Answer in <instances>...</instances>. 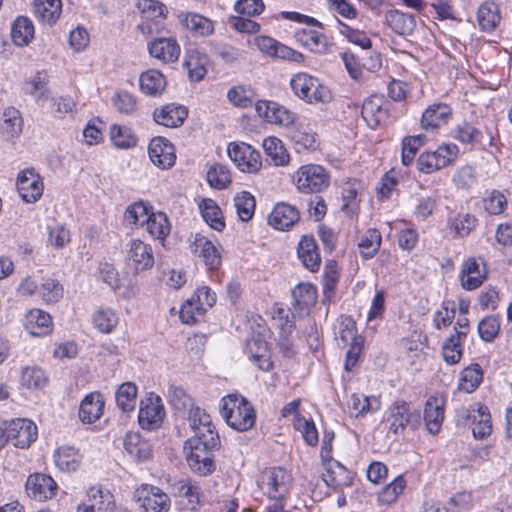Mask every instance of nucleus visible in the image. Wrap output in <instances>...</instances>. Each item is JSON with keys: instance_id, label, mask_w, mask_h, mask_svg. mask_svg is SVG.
I'll list each match as a JSON object with an SVG mask.
<instances>
[{"instance_id": "obj_1", "label": "nucleus", "mask_w": 512, "mask_h": 512, "mask_svg": "<svg viewBox=\"0 0 512 512\" xmlns=\"http://www.w3.org/2000/svg\"><path fill=\"white\" fill-rule=\"evenodd\" d=\"M220 446L218 433H200L189 438L184 445L190 469L200 475L211 474L215 469L213 452Z\"/></svg>"}, {"instance_id": "obj_2", "label": "nucleus", "mask_w": 512, "mask_h": 512, "mask_svg": "<svg viewBox=\"0 0 512 512\" xmlns=\"http://www.w3.org/2000/svg\"><path fill=\"white\" fill-rule=\"evenodd\" d=\"M221 416L226 423L237 431H248L256 421L253 406L239 394H229L222 398Z\"/></svg>"}, {"instance_id": "obj_3", "label": "nucleus", "mask_w": 512, "mask_h": 512, "mask_svg": "<svg viewBox=\"0 0 512 512\" xmlns=\"http://www.w3.org/2000/svg\"><path fill=\"white\" fill-rule=\"evenodd\" d=\"M294 95L309 104H328L333 96L330 89L308 73H297L290 79Z\"/></svg>"}, {"instance_id": "obj_4", "label": "nucleus", "mask_w": 512, "mask_h": 512, "mask_svg": "<svg viewBox=\"0 0 512 512\" xmlns=\"http://www.w3.org/2000/svg\"><path fill=\"white\" fill-rule=\"evenodd\" d=\"M292 477L281 467H270L263 470L257 478L259 491L274 502L284 503L287 498Z\"/></svg>"}, {"instance_id": "obj_5", "label": "nucleus", "mask_w": 512, "mask_h": 512, "mask_svg": "<svg viewBox=\"0 0 512 512\" xmlns=\"http://www.w3.org/2000/svg\"><path fill=\"white\" fill-rule=\"evenodd\" d=\"M384 423L387 426L388 435L395 437L402 435L406 428L415 430L420 423V413L412 409L404 400L394 401L388 408Z\"/></svg>"}, {"instance_id": "obj_6", "label": "nucleus", "mask_w": 512, "mask_h": 512, "mask_svg": "<svg viewBox=\"0 0 512 512\" xmlns=\"http://www.w3.org/2000/svg\"><path fill=\"white\" fill-rule=\"evenodd\" d=\"M292 183L302 194H314L325 191L330 185L328 171L318 164L300 166L291 177Z\"/></svg>"}, {"instance_id": "obj_7", "label": "nucleus", "mask_w": 512, "mask_h": 512, "mask_svg": "<svg viewBox=\"0 0 512 512\" xmlns=\"http://www.w3.org/2000/svg\"><path fill=\"white\" fill-rule=\"evenodd\" d=\"M136 7L141 14L137 25L141 34L146 38L160 34L168 14L166 5L158 0H138Z\"/></svg>"}, {"instance_id": "obj_8", "label": "nucleus", "mask_w": 512, "mask_h": 512, "mask_svg": "<svg viewBox=\"0 0 512 512\" xmlns=\"http://www.w3.org/2000/svg\"><path fill=\"white\" fill-rule=\"evenodd\" d=\"M458 153L456 144H441L435 150L422 152L417 159V168L420 172L431 174L453 163Z\"/></svg>"}, {"instance_id": "obj_9", "label": "nucleus", "mask_w": 512, "mask_h": 512, "mask_svg": "<svg viewBox=\"0 0 512 512\" xmlns=\"http://www.w3.org/2000/svg\"><path fill=\"white\" fill-rule=\"evenodd\" d=\"M135 497L145 512H168L171 499L157 486L143 484L137 488Z\"/></svg>"}, {"instance_id": "obj_10", "label": "nucleus", "mask_w": 512, "mask_h": 512, "mask_svg": "<svg viewBox=\"0 0 512 512\" xmlns=\"http://www.w3.org/2000/svg\"><path fill=\"white\" fill-rule=\"evenodd\" d=\"M164 416V406L158 395L150 393L144 400H141L138 422L143 429L155 430L159 428L163 422Z\"/></svg>"}, {"instance_id": "obj_11", "label": "nucleus", "mask_w": 512, "mask_h": 512, "mask_svg": "<svg viewBox=\"0 0 512 512\" xmlns=\"http://www.w3.org/2000/svg\"><path fill=\"white\" fill-rule=\"evenodd\" d=\"M227 153L242 172L254 173L262 166L260 153L246 143H230Z\"/></svg>"}, {"instance_id": "obj_12", "label": "nucleus", "mask_w": 512, "mask_h": 512, "mask_svg": "<svg viewBox=\"0 0 512 512\" xmlns=\"http://www.w3.org/2000/svg\"><path fill=\"white\" fill-rule=\"evenodd\" d=\"M17 189L23 201L35 203L43 194L44 182L35 169H25L18 174Z\"/></svg>"}, {"instance_id": "obj_13", "label": "nucleus", "mask_w": 512, "mask_h": 512, "mask_svg": "<svg viewBox=\"0 0 512 512\" xmlns=\"http://www.w3.org/2000/svg\"><path fill=\"white\" fill-rule=\"evenodd\" d=\"M7 437L15 447L28 448L37 438V427L28 419H15L7 422Z\"/></svg>"}, {"instance_id": "obj_14", "label": "nucleus", "mask_w": 512, "mask_h": 512, "mask_svg": "<svg viewBox=\"0 0 512 512\" xmlns=\"http://www.w3.org/2000/svg\"><path fill=\"white\" fill-rule=\"evenodd\" d=\"M255 109L260 117L271 124L288 127L295 120L293 112L274 101L259 100L255 105Z\"/></svg>"}, {"instance_id": "obj_15", "label": "nucleus", "mask_w": 512, "mask_h": 512, "mask_svg": "<svg viewBox=\"0 0 512 512\" xmlns=\"http://www.w3.org/2000/svg\"><path fill=\"white\" fill-rule=\"evenodd\" d=\"M27 495L36 501H46L56 495L57 483L43 473L31 474L25 484Z\"/></svg>"}, {"instance_id": "obj_16", "label": "nucleus", "mask_w": 512, "mask_h": 512, "mask_svg": "<svg viewBox=\"0 0 512 512\" xmlns=\"http://www.w3.org/2000/svg\"><path fill=\"white\" fill-rule=\"evenodd\" d=\"M148 52L162 63L171 64L179 59L181 48L173 37H156L148 43Z\"/></svg>"}, {"instance_id": "obj_17", "label": "nucleus", "mask_w": 512, "mask_h": 512, "mask_svg": "<svg viewBox=\"0 0 512 512\" xmlns=\"http://www.w3.org/2000/svg\"><path fill=\"white\" fill-rule=\"evenodd\" d=\"M115 507L114 496L108 490L91 487L86 500L77 506V512H109Z\"/></svg>"}, {"instance_id": "obj_18", "label": "nucleus", "mask_w": 512, "mask_h": 512, "mask_svg": "<svg viewBox=\"0 0 512 512\" xmlns=\"http://www.w3.org/2000/svg\"><path fill=\"white\" fill-rule=\"evenodd\" d=\"M487 278V269L481 259L471 257L462 264L461 285L465 290H475L482 285Z\"/></svg>"}, {"instance_id": "obj_19", "label": "nucleus", "mask_w": 512, "mask_h": 512, "mask_svg": "<svg viewBox=\"0 0 512 512\" xmlns=\"http://www.w3.org/2000/svg\"><path fill=\"white\" fill-rule=\"evenodd\" d=\"M452 116V109L445 103H433L422 113L420 125L428 132H434L448 123Z\"/></svg>"}, {"instance_id": "obj_20", "label": "nucleus", "mask_w": 512, "mask_h": 512, "mask_svg": "<svg viewBox=\"0 0 512 512\" xmlns=\"http://www.w3.org/2000/svg\"><path fill=\"white\" fill-rule=\"evenodd\" d=\"M191 248L193 254L200 258L209 270H216L221 265L220 251L207 237L196 234Z\"/></svg>"}, {"instance_id": "obj_21", "label": "nucleus", "mask_w": 512, "mask_h": 512, "mask_svg": "<svg viewBox=\"0 0 512 512\" xmlns=\"http://www.w3.org/2000/svg\"><path fill=\"white\" fill-rule=\"evenodd\" d=\"M361 115L370 128L376 129L388 117L386 100L382 96L372 95L364 101Z\"/></svg>"}, {"instance_id": "obj_22", "label": "nucleus", "mask_w": 512, "mask_h": 512, "mask_svg": "<svg viewBox=\"0 0 512 512\" xmlns=\"http://www.w3.org/2000/svg\"><path fill=\"white\" fill-rule=\"evenodd\" d=\"M300 219L298 209L288 203H277L268 217V223L276 230L286 231Z\"/></svg>"}, {"instance_id": "obj_23", "label": "nucleus", "mask_w": 512, "mask_h": 512, "mask_svg": "<svg viewBox=\"0 0 512 512\" xmlns=\"http://www.w3.org/2000/svg\"><path fill=\"white\" fill-rule=\"evenodd\" d=\"M127 256L129 264L132 265L135 271L150 269L154 264L151 246L139 239L130 241Z\"/></svg>"}, {"instance_id": "obj_24", "label": "nucleus", "mask_w": 512, "mask_h": 512, "mask_svg": "<svg viewBox=\"0 0 512 512\" xmlns=\"http://www.w3.org/2000/svg\"><path fill=\"white\" fill-rule=\"evenodd\" d=\"M148 153L151 161L162 169L170 168L175 163L174 147L163 137H156L150 141Z\"/></svg>"}, {"instance_id": "obj_25", "label": "nucleus", "mask_w": 512, "mask_h": 512, "mask_svg": "<svg viewBox=\"0 0 512 512\" xmlns=\"http://www.w3.org/2000/svg\"><path fill=\"white\" fill-rule=\"evenodd\" d=\"M445 398L440 394L430 396L424 408V420L431 434L439 432L444 420Z\"/></svg>"}, {"instance_id": "obj_26", "label": "nucleus", "mask_w": 512, "mask_h": 512, "mask_svg": "<svg viewBox=\"0 0 512 512\" xmlns=\"http://www.w3.org/2000/svg\"><path fill=\"white\" fill-rule=\"evenodd\" d=\"M324 467L325 472L322 474V478L327 486L338 489L351 484L352 473L338 461L333 459L325 461Z\"/></svg>"}, {"instance_id": "obj_27", "label": "nucleus", "mask_w": 512, "mask_h": 512, "mask_svg": "<svg viewBox=\"0 0 512 512\" xmlns=\"http://www.w3.org/2000/svg\"><path fill=\"white\" fill-rule=\"evenodd\" d=\"M187 115L186 107L172 103L156 109L153 118L157 124L174 128L181 126Z\"/></svg>"}, {"instance_id": "obj_28", "label": "nucleus", "mask_w": 512, "mask_h": 512, "mask_svg": "<svg viewBox=\"0 0 512 512\" xmlns=\"http://www.w3.org/2000/svg\"><path fill=\"white\" fill-rule=\"evenodd\" d=\"M104 404V398L99 392L87 394L80 404L79 419L87 424L96 422L103 415Z\"/></svg>"}, {"instance_id": "obj_29", "label": "nucleus", "mask_w": 512, "mask_h": 512, "mask_svg": "<svg viewBox=\"0 0 512 512\" xmlns=\"http://www.w3.org/2000/svg\"><path fill=\"white\" fill-rule=\"evenodd\" d=\"M23 118L18 109L7 107L2 112L0 134L5 140L18 138L23 130Z\"/></svg>"}, {"instance_id": "obj_30", "label": "nucleus", "mask_w": 512, "mask_h": 512, "mask_svg": "<svg viewBox=\"0 0 512 512\" xmlns=\"http://www.w3.org/2000/svg\"><path fill=\"white\" fill-rule=\"evenodd\" d=\"M292 305L299 315H305L316 304L317 289L310 283H301L292 291Z\"/></svg>"}, {"instance_id": "obj_31", "label": "nucleus", "mask_w": 512, "mask_h": 512, "mask_svg": "<svg viewBox=\"0 0 512 512\" xmlns=\"http://www.w3.org/2000/svg\"><path fill=\"white\" fill-rule=\"evenodd\" d=\"M24 326L32 336H46L52 331V318L41 309H31L25 316Z\"/></svg>"}, {"instance_id": "obj_32", "label": "nucleus", "mask_w": 512, "mask_h": 512, "mask_svg": "<svg viewBox=\"0 0 512 512\" xmlns=\"http://www.w3.org/2000/svg\"><path fill=\"white\" fill-rule=\"evenodd\" d=\"M385 21L396 34L401 36L412 35L417 25L413 14L404 13L398 9L386 12Z\"/></svg>"}, {"instance_id": "obj_33", "label": "nucleus", "mask_w": 512, "mask_h": 512, "mask_svg": "<svg viewBox=\"0 0 512 512\" xmlns=\"http://www.w3.org/2000/svg\"><path fill=\"white\" fill-rule=\"evenodd\" d=\"M139 86L142 93L148 96H160L166 89V77L157 69H148L141 73Z\"/></svg>"}, {"instance_id": "obj_34", "label": "nucleus", "mask_w": 512, "mask_h": 512, "mask_svg": "<svg viewBox=\"0 0 512 512\" xmlns=\"http://www.w3.org/2000/svg\"><path fill=\"white\" fill-rule=\"evenodd\" d=\"M123 447L130 457L135 461H145L151 456V446L137 432L126 433L123 439Z\"/></svg>"}, {"instance_id": "obj_35", "label": "nucleus", "mask_w": 512, "mask_h": 512, "mask_svg": "<svg viewBox=\"0 0 512 512\" xmlns=\"http://www.w3.org/2000/svg\"><path fill=\"white\" fill-rule=\"evenodd\" d=\"M297 255L302 264L311 272L319 269L321 259L313 237L303 236L301 238L297 247Z\"/></svg>"}, {"instance_id": "obj_36", "label": "nucleus", "mask_w": 512, "mask_h": 512, "mask_svg": "<svg viewBox=\"0 0 512 512\" xmlns=\"http://www.w3.org/2000/svg\"><path fill=\"white\" fill-rule=\"evenodd\" d=\"M478 219L471 213H458L448 217L447 227L454 238H465L476 229Z\"/></svg>"}, {"instance_id": "obj_37", "label": "nucleus", "mask_w": 512, "mask_h": 512, "mask_svg": "<svg viewBox=\"0 0 512 512\" xmlns=\"http://www.w3.org/2000/svg\"><path fill=\"white\" fill-rule=\"evenodd\" d=\"M296 38L298 42L313 53L324 54L328 51V38L319 31L302 29L296 33Z\"/></svg>"}, {"instance_id": "obj_38", "label": "nucleus", "mask_w": 512, "mask_h": 512, "mask_svg": "<svg viewBox=\"0 0 512 512\" xmlns=\"http://www.w3.org/2000/svg\"><path fill=\"white\" fill-rule=\"evenodd\" d=\"M247 355L260 370L268 371L272 367L268 345L260 338H252L247 342Z\"/></svg>"}, {"instance_id": "obj_39", "label": "nucleus", "mask_w": 512, "mask_h": 512, "mask_svg": "<svg viewBox=\"0 0 512 512\" xmlns=\"http://www.w3.org/2000/svg\"><path fill=\"white\" fill-rule=\"evenodd\" d=\"M380 400L363 394H352L348 400V410L351 416L358 418L379 410Z\"/></svg>"}, {"instance_id": "obj_40", "label": "nucleus", "mask_w": 512, "mask_h": 512, "mask_svg": "<svg viewBox=\"0 0 512 512\" xmlns=\"http://www.w3.org/2000/svg\"><path fill=\"white\" fill-rule=\"evenodd\" d=\"M61 11V0H34V15L43 23L49 25L55 23L60 17Z\"/></svg>"}, {"instance_id": "obj_41", "label": "nucleus", "mask_w": 512, "mask_h": 512, "mask_svg": "<svg viewBox=\"0 0 512 512\" xmlns=\"http://www.w3.org/2000/svg\"><path fill=\"white\" fill-rule=\"evenodd\" d=\"M207 56L197 50H189L184 59V67L191 81H201L206 73Z\"/></svg>"}, {"instance_id": "obj_42", "label": "nucleus", "mask_w": 512, "mask_h": 512, "mask_svg": "<svg viewBox=\"0 0 512 512\" xmlns=\"http://www.w3.org/2000/svg\"><path fill=\"white\" fill-rule=\"evenodd\" d=\"M179 19L183 26L200 36H208L214 31L213 22L197 13H182Z\"/></svg>"}, {"instance_id": "obj_43", "label": "nucleus", "mask_w": 512, "mask_h": 512, "mask_svg": "<svg viewBox=\"0 0 512 512\" xmlns=\"http://www.w3.org/2000/svg\"><path fill=\"white\" fill-rule=\"evenodd\" d=\"M477 20L483 31H493L500 22L498 6L493 1L482 3L477 12Z\"/></svg>"}, {"instance_id": "obj_44", "label": "nucleus", "mask_w": 512, "mask_h": 512, "mask_svg": "<svg viewBox=\"0 0 512 512\" xmlns=\"http://www.w3.org/2000/svg\"><path fill=\"white\" fill-rule=\"evenodd\" d=\"M146 229L153 238L163 243L165 238L170 234L171 224L165 213L160 211L151 212L146 222Z\"/></svg>"}, {"instance_id": "obj_45", "label": "nucleus", "mask_w": 512, "mask_h": 512, "mask_svg": "<svg viewBox=\"0 0 512 512\" xmlns=\"http://www.w3.org/2000/svg\"><path fill=\"white\" fill-rule=\"evenodd\" d=\"M199 209L204 221L214 230L222 231L225 227L222 212L217 203L212 199H203Z\"/></svg>"}, {"instance_id": "obj_46", "label": "nucleus", "mask_w": 512, "mask_h": 512, "mask_svg": "<svg viewBox=\"0 0 512 512\" xmlns=\"http://www.w3.org/2000/svg\"><path fill=\"white\" fill-rule=\"evenodd\" d=\"M11 37L17 46H26L34 37V25L24 16L18 17L11 28Z\"/></svg>"}, {"instance_id": "obj_47", "label": "nucleus", "mask_w": 512, "mask_h": 512, "mask_svg": "<svg viewBox=\"0 0 512 512\" xmlns=\"http://www.w3.org/2000/svg\"><path fill=\"white\" fill-rule=\"evenodd\" d=\"M81 456L73 447L62 446L54 453V461L56 466L65 472L75 471L80 463Z\"/></svg>"}, {"instance_id": "obj_48", "label": "nucleus", "mask_w": 512, "mask_h": 512, "mask_svg": "<svg viewBox=\"0 0 512 512\" xmlns=\"http://www.w3.org/2000/svg\"><path fill=\"white\" fill-rule=\"evenodd\" d=\"M63 285L55 278L41 277L38 297L45 304L57 303L63 297Z\"/></svg>"}, {"instance_id": "obj_49", "label": "nucleus", "mask_w": 512, "mask_h": 512, "mask_svg": "<svg viewBox=\"0 0 512 512\" xmlns=\"http://www.w3.org/2000/svg\"><path fill=\"white\" fill-rule=\"evenodd\" d=\"M382 237L377 229L370 228L362 236L358 243L360 255L363 259L373 258L379 251Z\"/></svg>"}, {"instance_id": "obj_50", "label": "nucleus", "mask_w": 512, "mask_h": 512, "mask_svg": "<svg viewBox=\"0 0 512 512\" xmlns=\"http://www.w3.org/2000/svg\"><path fill=\"white\" fill-rule=\"evenodd\" d=\"M188 417L190 426L195 433L194 436H198L200 433H217L215 431V427L211 423L210 416L201 408L193 405L188 410Z\"/></svg>"}, {"instance_id": "obj_51", "label": "nucleus", "mask_w": 512, "mask_h": 512, "mask_svg": "<svg viewBox=\"0 0 512 512\" xmlns=\"http://www.w3.org/2000/svg\"><path fill=\"white\" fill-rule=\"evenodd\" d=\"M263 149L274 165L285 166L289 163L290 156L284 148L282 141L277 137H267L263 141Z\"/></svg>"}, {"instance_id": "obj_52", "label": "nucleus", "mask_w": 512, "mask_h": 512, "mask_svg": "<svg viewBox=\"0 0 512 512\" xmlns=\"http://www.w3.org/2000/svg\"><path fill=\"white\" fill-rule=\"evenodd\" d=\"M483 371L479 364H471L463 369L458 389L466 393L473 392L482 382Z\"/></svg>"}, {"instance_id": "obj_53", "label": "nucleus", "mask_w": 512, "mask_h": 512, "mask_svg": "<svg viewBox=\"0 0 512 512\" xmlns=\"http://www.w3.org/2000/svg\"><path fill=\"white\" fill-rule=\"evenodd\" d=\"M137 399V386L132 382L121 384L116 391V403L123 412L134 410Z\"/></svg>"}, {"instance_id": "obj_54", "label": "nucleus", "mask_w": 512, "mask_h": 512, "mask_svg": "<svg viewBox=\"0 0 512 512\" xmlns=\"http://www.w3.org/2000/svg\"><path fill=\"white\" fill-rule=\"evenodd\" d=\"M48 377L45 371L37 366H27L21 372V384L28 389H42L46 386Z\"/></svg>"}, {"instance_id": "obj_55", "label": "nucleus", "mask_w": 512, "mask_h": 512, "mask_svg": "<svg viewBox=\"0 0 512 512\" xmlns=\"http://www.w3.org/2000/svg\"><path fill=\"white\" fill-rule=\"evenodd\" d=\"M119 317L111 308H100L93 316V324L102 333H111L118 325Z\"/></svg>"}, {"instance_id": "obj_56", "label": "nucleus", "mask_w": 512, "mask_h": 512, "mask_svg": "<svg viewBox=\"0 0 512 512\" xmlns=\"http://www.w3.org/2000/svg\"><path fill=\"white\" fill-rule=\"evenodd\" d=\"M255 199L247 191H242L234 197V206L241 221H249L254 214Z\"/></svg>"}, {"instance_id": "obj_57", "label": "nucleus", "mask_w": 512, "mask_h": 512, "mask_svg": "<svg viewBox=\"0 0 512 512\" xmlns=\"http://www.w3.org/2000/svg\"><path fill=\"white\" fill-rule=\"evenodd\" d=\"M111 101L115 110L121 114L132 115L137 111L136 97L125 90L117 91Z\"/></svg>"}, {"instance_id": "obj_58", "label": "nucleus", "mask_w": 512, "mask_h": 512, "mask_svg": "<svg viewBox=\"0 0 512 512\" xmlns=\"http://www.w3.org/2000/svg\"><path fill=\"white\" fill-rule=\"evenodd\" d=\"M110 138L117 148L128 149L136 145V138L130 128L114 124L110 127Z\"/></svg>"}, {"instance_id": "obj_59", "label": "nucleus", "mask_w": 512, "mask_h": 512, "mask_svg": "<svg viewBox=\"0 0 512 512\" xmlns=\"http://www.w3.org/2000/svg\"><path fill=\"white\" fill-rule=\"evenodd\" d=\"M207 181L215 189L221 190L231 183V174L228 168L222 164H215L207 171Z\"/></svg>"}, {"instance_id": "obj_60", "label": "nucleus", "mask_w": 512, "mask_h": 512, "mask_svg": "<svg viewBox=\"0 0 512 512\" xmlns=\"http://www.w3.org/2000/svg\"><path fill=\"white\" fill-rule=\"evenodd\" d=\"M150 213L148 205L139 201L126 208L124 219L130 225H144L148 221Z\"/></svg>"}, {"instance_id": "obj_61", "label": "nucleus", "mask_w": 512, "mask_h": 512, "mask_svg": "<svg viewBox=\"0 0 512 512\" xmlns=\"http://www.w3.org/2000/svg\"><path fill=\"white\" fill-rule=\"evenodd\" d=\"M426 136L419 134L414 136H407L402 141V163L409 166L421 146L424 145Z\"/></svg>"}, {"instance_id": "obj_62", "label": "nucleus", "mask_w": 512, "mask_h": 512, "mask_svg": "<svg viewBox=\"0 0 512 512\" xmlns=\"http://www.w3.org/2000/svg\"><path fill=\"white\" fill-rule=\"evenodd\" d=\"M507 206L506 196L499 190L493 189L483 198L484 210L490 215H500Z\"/></svg>"}, {"instance_id": "obj_63", "label": "nucleus", "mask_w": 512, "mask_h": 512, "mask_svg": "<svg viewBox=\"0 0 512 512\" xmlns=\"http://www.w3.org/2000/svg\"><path fill=\"white\" fill-rule=\"evenodd\" d=\"M461 339L458 335H451L442 345V355L447 364H457L462 357Z\"/></svg>"}, {"instance_id": "obj_64", "label": "nucleus", "mask_w": 512, "mask_h": 512, "mask_svg": "<svg viewBox=\"0 0 512 512\" xmlns=\"http://www.w3.org/2000/svg\"><path fill=\"white\" fill-rule=\"evenodd\" d=\"M406 486V481L402 476L396 477L390 484L382 489L378 496L381 504L389 505L397 500Z\"/></svg>"}]
</instances>
